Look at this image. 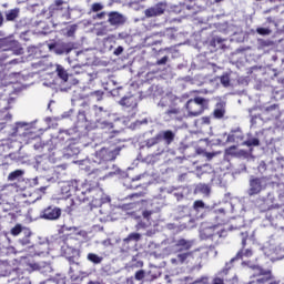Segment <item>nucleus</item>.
<instances>
[{
	"label": "nucleus",
	"mask_w": 284,
	"mask_h": 284,
	"mask_svg": "<svg viewBox=\"0 0 284 284\" xmlns=\"http://www.w3.org/2000/svg\"><path fill=\"white\" fill-rule=\"evenodd\" d=\"M244 135L241 128H235L231 131V133L227 135V143H241L243 141Z\"/></svg>",
	"instance_id": "412c9836"
},
{
	"label": "nucleus",
	"mask_w": 284,
	"mask_h": 284,
	"mask_svg": "<svg viewBox=\"0 0 284 284\" xmlns=\"http://www.w3.org/2000/svg\"><path fill=\"white\" fill-rule=\"evenodd\" d=\"M40 179L43 180V178H33V179L29 180L30 186L34 187V186L39 185L40 184L39 183Z\"/></svg>",
	"instance_id": "4d7b16f0"
},
{
	"label": "nucleus",
	"mask_w": 284,
	"mask_h": 284,
	"mask_svg": "<svg viewBox=\"0 0 284 284\" xmlns=\"http://www.w3.org/2000/svg\"><path fill=\"white\" fill-rule=\"evenodd\" d=\"M211 214H215L217 225L225 223V209L215 210Z\"/></svg>",
	"instance_id": "c85d7f7f"
},
{
	"label": "nucleus",
	"mask_w": 284,
	"mask_h": 284,
	"mask_svg": "<svg viewBox=\"0 0 284 284\" xmlns=\"http://www.w3.org/2000/svg\"><path fill=\"white\" fill-rule=\"evenodd\" d=\"M213 284H225V283L223 282V278L215 277V278L213 280Z\"/></svg>",
	"instance_id": "774afa93"
},
{
	"label": "nucleus",
	"mask_w": 284,
	"mask_h": 284,
	"mask_svg": "<svg viewBox=\"0 0 284 284\" xmlns=\"http://www.w3.org/2000/svg\"><path fill=\"white\" fill-rule=\"evenodd\" d=\"M145 278V272L143 270L135 272V281H143Z\"/></svg>",
	"instance_id": "5fc2aeb1"
},
{
	"label": "nucleus",
	"mask_w": 284,
	"mask_h": 284,
	"mask_svg": "<svg viewBox=\"0 0 284 284\" xmlns=\"http://www.w3.org/2000/svg\"><path fill=\"white\" fill-rule=\"evenodd\" d=\"M60 192L63 199H68V196H71L72 192H74V185H72V182H63L60 185Z\"/></svg>",
	"instance_id": "4be33fe9"
},
{
	"label": "nucleus",
	"mask_w": 284,
	"mask_h": 284,
	"mask_svg": "<svg viewBox=\"0 0 284 284\" xmlns=\"http://www.w3.org/2000/svg\"><path fill=\"white\" fill-rule=\"evenodd\" d=\"M118 103L123 110H136L139 105V98L132 94L124 95Z\"/></svg>",
	"instance_id": "4468645a"
},
{
	"label": "nucleus",
	"mask_w": 284,
	"mask_h": 284,
	"mask_svg": "<svg viewBox=\"0 0 284 284\" xmlns=\"http://www.w3.org/2000/svg\"><path fill=\"white\" fill-rule=\"evenodd\" d=\"M0 121H6V123H8V121H12V113L8 111V109H3L0 111Z\"/></svg>",
	"instance_id": "473e14b6"
},
{
	"label": "nucleus",
	"mask_w": 284,
	"mask_h": 284,
	"mask_svg": "<svg viewBox=\"0 0 284 284\" xmlns=\"http://www.w3.org/2000/svg\"><path fill=\"white\" fill-rule=\"evenodd\" d=\"M91 94H94L95 97H98V101H99L103 97V91H94Z\"/></svg>",
	"instance_id": "338daca9"
},
{
	"label": "nucleus",
	"mask_w": 284,
	"mask_h": 284,
	"mask_svg": "<svg viewBox=\"0 0 284 284\" xmlns=\"http://www.w3.org/2000/svg\"><path fill=\"white\" fill-rule=\"evenodd\" d=\"M77 132H78L77 128L69 129V130H60L58 139L65 141V136H67V141H72V139H70L68 136H72V134H77Z\"/></svg>",
	"instance_id": "cd10ccee"
},
{
	"label": "nucleus",
	"mask_w": 284,
	"mask_h": 284,
	"mask_svg": "<svg viewBox=\"0 0 284 284\" xmlns=\"http://www.w3.org/2000/svg\"><path fill=\"white\" fill-rule=\"evenodd\" d=\"M40 219L44 221H59L61 219V209L59 206H48L41 211Z\"/></svg>",
	"instance_id": "f8f14e48"
},
{
	"label": "nucleus",
	"mask_w": 284,
	"mask_h": 284,
	"mask_svg": "<svg viewBox=\"0 0 284 284\" xmlns=\"http://www.w3.org/2000/svg\"><path fill=\"white\" fill-rule=\"evenodd\" d=\"M165 10H168V4L165 2H160L153 7H150L149 9L144 10V17H146V19H152L154 17H161V14L165 13Z\"/></svg>",
	"instance_id": "ddd939ff"
},
{
	"label": "nucleus",
	"mask_w": 284,
	"mask_h": 284,
	"mask_svg": "<svg viewBox=\"0 0 284 284\" xmlns=\"http://www.w3.org/2000/svg\"><path fill=\"white\" fill-rule=\"evenodd\" d=\"M253 276H257L258 284H281V281L272 276V271L263 270L260 266L254 268Z\"/></svg>",
	"instance_id": "6e6552de"
},
{
	"label": "nucleus",
	"mask_w": 284,
	"mask_h": 284,
	"mask_svg": "<svg viewBox=\"0 0 284 284\" xmlns=\"http://www.w3.org/2000/svg\"><path fill=\"white\" fill-rule=\"evenodd\" d=\"M159 143H161V141L159 140V135L156 134L155 136L150 138L149 140L145 141V146L150 149V148H154V145H159Z\"/></svg>",
	"instance_id": "f704fd0d"
},
{
	"label": "nucleus",
	"mask_w": 284,
	"mask_h": 284,
	"mask_svg": "<svg viewBox=\"0 0 284 284\" xmlns=\"http://www.w3.org/2000/svg\"><path fill=\"white\" fill-rule=\"evenodd\" d=\"M49 14L54 23H67L70 21V4L63 0H54L49 7Z\"/></svg>",
	"instance_id": "f257e3e1"
},
{
	"label": "nucleus",
	"mask_w": 284,
	"mask_h": 284,
	"mask_svg": "<svg viewBox=\"0 0 284 284\" xmlns=\"http://www.w3.org/2000/svg\"><path fill=\"white\" fill-rule=\"evenodd\" d=\"M179 109L176 108H172L165 111V114H168V116H170L171 119H174L176 116V114H179Z\"/></svg>",
	"instance_id": "3c124183"
},
{
	"label": "nucleus",
	"mask_w": 284,
	"mask_h": 284,
	"mask_svg": "<svg viewBox=\"0 0 284 284\" xmlns=\"http://www.w3.org/2000/svg\"><path fill=\"white\" fill-rule=\"evenodd\" d=\"M141 196H143V193H133L129 195V199H141Z\"/></svg>",
	"instance_id": "0e129e2a"
},
{
	"label": "nucleus",
	"mask_w": 284,
	"mask_h": 284,
	"mask_svg": "<svg viewBox=\"0 0 284 284\" xmlns=\"http://www.w3.org/2000/svg\"><path fill=\"white\" fill-rule=\"evenodd\" d=\"M185 108L187 110V116H201L207 108H210V100L201 97H196L186 102Z\"/></svg>",
	"instance_id": "20e7f679"
},
{
	"label": "nucleus",
	"mask_w": 284,
	"mask_h": 284,
	"mask_svg": "<svg viewBox=\"0 0 284 284\" xmlns=\"http://www.w3.org/2000/svg\"><path fill=\"white\" fill-rule=\"evenodd\" d=\"M90 114L95 119L97 122L102 121L105 116H110V112L103 109V106L93 105L90 109Z\"/></svg>",
	"instance_id": "6ab92c4d"
},
{
	"label": "nucleus",
	"mask_w": 284,
	"mask_h": 284,
	"mask_svg": "<svg viewBox=\"0 0 284 284\" xmlns=\"http://www.w3.org/2000/svg\"><path fill=\"white\" fill-rule=\"evenodd\" d=\"M1 47L4 52H12L17 57L23 54V48H21V44L17 40L4 39L1 41Z\"/></svg>",
	"instance_id": "9b49d317"
},
{
	"label": "nucleus",
	"mask_w": 284,
	"mask_h": 284,
	"mask_svg": "<svg viewBox=\"0 0 284 284\" xmlns=\"http://www.w3.org/2000/svg\"><path fill=\"white\" fill-rule=\"evenodd\" d=\"M73 141V143H69L67 148L63 149V154L67 159H70V156H77V154L81 152L79 139H74Z\"/></svg>",
	"instance_id": "a211bd4d"
},
{
	"label": "nucleus",
	"mask_w": 284,
	"mask_h": 284,
	"mask_svg": "<svg viewBox=\"0 0 284 284\" xmlns=\"http://www.w3.org/2000/svg\"><path fill=\"white\" fill-rule=\"evenodd\" d=\"M113 54L115 57H120V54H123V47H118L114 51Z\"/></svg>",
	"instance_id": "052dcab7"
},
{
	"label": "nucleus",
	"mask_w": 284,
	"mask_h": 284,
	"mask_svg": "<svg viewBox=\"0 0 284 284\" xmlns=\"http://www.w3.org/2000/svg\"><path fill=\"white\" fill-rule=\"evenodd\" d=\"M98 128H100L101 130H112V128H114V124L105 120H100L98 121Z\"/></svg>",
	"instance_id": "c9c22d12"
},
{
	"label": "nucleus",
	"mask_w": 284,
	"mask_h": 284,
	"mask_svg": "<svg viewBox=\"0 0 284 284\" xmlns=\"http://www.w3.org/2000/svg\"><path fill=\"white\" fill-rule=\"evenodd\" d=\"M250 187L247 191L248 196H254L256 194H261L265 187H267V178L262 176V178H254L252 175L250 178Z\"/></svg>",
	"instance_id": "423d86ee"
},
{
	"label": "nucleus",
	"mask_w": 284,
	"mask_h": 284,
	"mask_svg": "<svg viewBox=\"0 0 284 284\" xmlns=\"http://www.w3.org/2000/svg\"><path fill=\"white\" fill-rule=\"evenodd\" d=\"M168 61H170V57L164 55L162 59L156 61V65H165V63H168Z\"/></svg>",
	"instance_id": "13d9d810"
},
{
	"label": "nucleus",
	"mask_w": 284,
	"mask_h": 284,
	"mask_svg": "<svg viewBox=\"0 0 284 284\" xmlns=\"http://www.w3.org/2000/svg\"><path fill=\"white\" fill-rule=\"evenodd\" d=\"M55 72L59 79L63 81V83H68V80L70 79V74H68V71L65 70V68H63V65L55 64Z\"/></svg>",
	"instance_id": "b1692460"
},
{
	"label": "nucleus",
	"mask_w": 284,
	"mask_h": 284,
	"mask_svg": "<svg viewBox=\"0 0 284 284\" xmlns=\"http://www.w3.org/2000/svg\"><path fill=\"white\" fill-rule=\"evenodd\" d=\"M123 210H134L136 207V203H130V204H124Z\"/></svg>",
	"instance_id": "bf43d9fd"
},
{
	"label": "nucleus",
	"mask_w": 284,
	"mask_h": 284,
	"mask_svg": "<svg viewBox=\"0 0 284 284\" xmlns=\"http://www.w3.org/2000/svg\"><path fill=\"white\" fill-rule=\"evenodd\" d=\"M158 139L160 140V142L164 141V146H160L158 149V152L155 153L156 156H159V154H163V152H165L168 146L174 143V139H176V133L172 130L160 131L158 133Z\"/></svg>",
	"instance_id": "1a4fd4ad"
},
{
	"label": "nucleus",
	"mask_w": 284,
	"mask_h": 284,
	"mask_svg": "<svg viewBox=\"0 0 284 284\" xmlns=\"http://www.w3.org/2000/svg\"><path fill=\"white\" fill-rule=\"evenodd\" d=\"M257 204L260 205L261 210H263V212L281 207V205L274 204V195L271 193H268L266 197H260L257 200Z\"/></svg>",
	"instance_id": "2eb2a0df"
},
{
	"label": "nucleus",
	"mask_w": 284,
	"mask_h": 284,
	"mask_svg": "<svg viewBox=\"0 0 284 284\" xmlns=\"http://www.w3.org/2000/svg\"><path fill=\"white\" fill-rule=\"evenodd\" d=\"M257 172H260V174H265V172H267V164H265L263 161L260 162Z\"/></svg>",
	"instance_id": "864d4df0"
},
{
	"label": "nucleus",
	"mask_w": 284,
	"mask_h": 284,
	"mask_svg": "<svg viewBox=\"0 0 284 284\" xmlns=\"http://www.w3.org/2000/svg\"><path fill=\"white\" fill-rule=\"evenodd\" d=\"M196 191L201 192L202 194H210V186L207 184H199L196 186Z\"/></svg>",
	"instance_id": "49530a36"
},
{
	"label": "nucleus",
	"mask_w": 284,
	"mask_h": 284,
	"mask_svg": "<svg viewBox=\"0 0 284 284\" xmlns=\"http://www.w3.org/2000/svg\"><path fill=\"white\" fill-rule=\"evenodd\" d=\"M170 106V95L163 97L158 103V108H169Z\"/></svg>",
	"instance_id": "a19ab883"
},
{
	"label": "nucleus",
	"mask_w": 284,
	"mask_h": 284,
	"mask_svg": "<svg viewBox=\"0 0 284 284\" xmlns=\"http://www.w3.org/2000/svg\"><path fill=\"white\" fill-rule=\"evenodd\" d=\"M220 81L224 88H230V73H224L220 77Z\"/></svg>",
	"instance_id": "37998d69"
},
{
	"label": "nucleus",
	"mask_w": 284,
	"mask_h": 284,
	"mask_svg": "<svg viewBox=\"0 0 284 284\" xmlns=\"http://www.w3.org/2000/svg\"><path fill=\"white\" fill-rule=\"evenodd\" d=\"M77 32V24H71L64 29V37H74Z\"/></svg>",
	"instance_id": "ea45409f"
},
{
	"label": "nucleus",
	"mask_w": 284,
	"mask_h": 284,
	"mask_svg": "<svg viewBox=\"0 0 284 284\" xmlns=\"http://www.w3.org/2000/svg\"><path fill=\"white\" fill-rule=\"evenodd\" d=\"M24 175H26V170L19 169V170H16V171L9 173L7 179H8V181H11V182L12 181L20 182V181H23Z\"/></svg>",
	"instance_id": "a878e982"
},
{
	"label": "nucleus",
	"mask_w": 284,
	"mask_h": 284,
	"mask_svg": "<svg viewBox=\"0 0 284 284\" xmlns=\"http://www.w3.org/2000/svg\"><path fill=\"white\" fill-rule=\"evenodd\" d=\"M75 196L80 203L90 202L93 207H99L103 203V190L97 186L87 191L77 190Z\"/></svg>",
	"instance_id": "7ed1b4c3"
},
{
	"label": "nucleus",
	"mask_w": 284,
	"mask_h": 284,
	"mask_svg": "<svg viewBox=\"0 0 284 284\" xmlns=\"http://www.w3.org/2000/svg\"><path fill=\"white\" fill-rule=\"evenodd\" d=\"M105 14H108L105 11H102L100 13H98L94 19H105Z\"/></svg>",
	"instance_id": "69168bd1"
},
{
	"label": "nucleus",
	"mask_w": 284,
	"mask_h": 284,
	"mask_svg": "<svg viewBox=\"0 0 284 284\" xmlns=\"http://www.w3.org/2000/svg\"><path fill=\"white\" fill-rule=\"evenodd\" d=\"M226 108H227V105L225 104V102L219 101L214 106L212 116L217 120L225 119V114L227 112Z\"/></svg>",
	"instance_id": "aec40b11"
},
{
	"label": "nucleus",
	"mask_w": 284,
	"mask_h": 284,
	"mask_svg": "<svg viewBox=\"0 0 284 284\" xmlns=\"http://www.w3.org/2000/svg\"><path fill=\"white\" fill-rule=\"evenodd\" d=\"M121 148H102L92 155L93 163L97 165H111V170H119L112 161L119 156Z\"/></svg>",
	"instance_id": "f03ea898"
},
{
	"label": "nucleus",
	"mask_w": 284,
	"mask_h": 284,
	"mask_svg": "<svg viewBox=\"0 0 284 284\" xmlns=\"http://www.w3.org/2000/svg\"><path fill=\"white\" fill-rule=\"evenodd\" d=\"M92 12H101L103 10V4L101 2H95L91 7Z\"/></svg>",
	"instance_id": "603ef678"
},
{
	"label": "nucleus",
	"mask_w": 284,
	"mask_h": 284,
	"mask_svg": "<svg viewBox=\"0 0 284 284\" xmlns=\"http://www.w3.org/2000/svg\"><path fill=\"white\" fill-rule=\"evenodd\" d=\"M272 164L274 165L273 170H275V171L276 170L284 171V159H283V156H278L275 160H272Z\"/></svg>",
	"instance_id": "2f4dec72"
},
{
	"label": "nucleus",
	"mask_w": 284,
	"mask_h": 284,
	"mask_svg": "<svg viewBox=\"0 0 284 284\" xmlns=\"http://www.w3.org/2000/svg\"><path fill=\"white\" fill-rule=\"evenodd\" d=\"M130 241H134L135 243H139V241H141V234L140 233L129 234L128 237L124 239V243H130Z\"/></svg>",
	"instance_id": "e433bc0d"
},
{
	"label": "nucleus",
	"mask_w": 284,
	"mask_h": 284,
	"mask_svg": "<svg viewBox=\"0 0 284 284\" xmlns=\"http://www.w3.org/2000/svg\"><path fill=\"white\" fill-rule=\"evenodd\" d=\"M23 234H24V237L19 240V243L22 245H30V236L32 233L30 232V230L24 229Z\"/></svg>",
	"instance_id": "72a5a7b5"
},
{
	"label": "nucleus",
	"mask_w": 284,
	"mask_h": 284,
	"mask_svg": "<svg viewBox=\"0 0 284 284\" xmlns=\"http://www.w3.org/2000/svg\"><path fill=\"white\" fill-rule=\"evenodd\" d=\"M254 254V252L252 251V248H245L243 247L237 254L235 258H250L252 257V255Z\"/></svg>",
	"instance_id": "7c9ffc66"
},
{
	"label": "nucleus",
	"mask_w": 284,
	"mask_h": 284,
	"mask_svg": "<svg viewBox=\"0 0 284 284\" xmlns=\"http://www.w3.org/2000/svg\"><path fill=\"white\" fill-rule=\"evenodd\" d=\"M200 236L204 241L210 239L215 245H220V243H223V239L227 236V231L223 229L221 231H216V227L211 226V227L203 229L200 232Z\"/></svg>",
	"instance_id": "39448f33"
},
{
	"label": "nucleus",
	"mask_w": 284,
	"mask_h": 284,
	"mask_svg": "<svg viewBox=\"0 0 284 284\" xmlns=\"http://www.w3.org/2000/svg\"><path fill=\"white\" fill-rule=\"evenodd\" d=\"M262 112H264L265 114H270L272 112H278V105L272 104L268 106H264V108H262Z\"/></svg>",
	"instance_id": "79ce46f5"
},
{
	"label": "nucleus",
	"mask_w": 284,
	"mask_h": 284,
	"mask_svg": "<svg viewBox=\"0 0 284 284\" xmlns=\"http://www.w3.org/2000/svg\"><path fill=\"white\" fill-rule=\"evenodd\" d=\"M125 21H128V18H125V16H123L122 13H119L116 11L108 13V23H110V26L119 28L120 26H123Z\"/></svg>",
	"instance_id": "dca6fc26"
},
{
	"label": "nucleus",
	"mask_w": 284,
	"mask_h": 284,
	"mask_svg": "<svg viewBox=\"0 0 284 284\" xmlns=\"http://www.w3.org/2000/svg\"><path fill=\"white\" fill-rule=\"evenodd\" d=\"M78 123H85L88 121V116L85 115V111H79L77 114Z\"/></svg>",
	"instance_id": "09e8293b"
},
{
	"label": "nucleus",
	"mask_w": 284,
	"mask_h": 284,
	"mask_svg": "<svg viewBox=\"0 0 284 284\" xmlns=\"http://www.w3.org/2000/svg\"><path fill=\"white\" fill-rule=\"evenodd\" d=\"M194 260L192 252L178 253L175 257L171 258L172 265H183Z\"/></svg>",
	"instance_id": "f3484780"
},
{
	"label": "nucleus",
	"mask_w": 284,
	"mask_h": 284,
	"mask_svg": "<svg viewBox=\"0 0 284 284\" xmlns=\"http://www.w3.org/2000/svg\"><path fill=\"white\" fill-rule=\"evenodd\" d=\"M201 122L203 125H210L211 119H210V116H203V118H201Z\"/></svg>",
	"instance_id": "680f3d73"
},
{
	"label": "nucleus",
	"mask_w": 284,
	"mask_h": 284,
	"mask_svg": "<svg viewBox=\"0 0 284 284\" xmlns=\"http://www.w3.org/2000/svg\"><path fill=\"white\" fill-rule=\"evenodd\" d=\"M121 170L119 169H111L110 164H101L98 168L93 169L92 172L89 173V175L92 176V179H105V176H114V174H119Z\"/></svg>",
	"instance_id": "0eeeda50"
},
{
	"label": "nucleus",
	"mask_w": 284,
	"mask_h": 284,
	"mask_svg": "<svg viewBox=\"0 0 284 284\" xmlns=\"http://www.w3.org/2000/svg\"><path fill=\"white\" fill-rule=\"evenodd\" d=\"M193 207H194L195 212H201V210H205V202L197 200L194 202Z\"/></svg>",
	"instance_id": "c03bdc74"
},
{
	"label": "nucleus",
	"mask_w": 284,
	"mask_h": 284,
	"mask_svg": "<svg viewBox=\"0 0 284 284\" xmlns=\"http://www.w3.org/2000/svg\"><path fill=\"white\" fill-rule=\"evenodd\" d=\"M87 260L93 265H101L103 263V256L97 255V253H89Z\"/></svg>",
	"instance_id": "c756f323"
},
{
	"label": "nucleus",
	"mask_w": 284,
	"mask_h": 284,
	"mask_svg": "<svg viewBox=\"0 0 284 284\" xmlns=\"http://www.w3.org/2000/svg\"><path fill=\"white\" fill-rule=\"evenodd\" d=\"M28 126V123L26 122H17L16 128L13 129V134H17L20 132V130H23V128Z\"/></svg>",
	"instance_id": "8fccbe9b"
},
{
	"label": "nucleus",
	"mask_w": 284,
	"mask_h": 284,
	"mask_svg": "<svg viewBox=\"0 0 284 284\" xmlns=\"http://www.w3.org/2000/svg\"><path fill=\"white\" fill-rule=\"evenodd\" d=\"M277 187L278 199L281 201H284V184H278Z\"/></svg>",
	"instance_id": "6e6d98bb"
},
{
	"label": "nucleus",
	"mask_w": 284,
	"mask_h": 284,
	"mask_svg": "<svg viewBox=\"0 0 284 284\" xmlns=\"http://www.w3.org/2000/svg\"><path fill=\"white\" fill-rule=\"evenodd\" d=\"M36 170H38V172L50 170V160H48V158H39L37 160Z\"/></svg>",
	"instance_id": "393cba45"
},
{
	"label": "nucleus",
	"mask_w": 284,
	"mask_h": 284,
	"mask_svg": "<svg viewBox=\"0 0 284 284\" xmlns=\"http://www.w3.org/2000/svg\"><path fill=\"white\" fill-rule=\"evenodd\" d=\"M261 141L258 140V138H251L246 141L243 142V145H247V148H256L257 145H260Z\"/></svg>",
	"instance_id": "4c0bfd02"
},
{
	"label": "nucleus",
	"mask_w": 284,
	"mask_h": 284,
	"mask_svg": "<svg viewBox=\"0 0 284 284\" xmlns=\"http://www.w3.org/2000/svg\"><path fill=\"white\" fill-rule=\"evenodd\" d=\"M73 49H74L73 42L58 41L55 43L49 44V50L51 52H54V54H58V55L70 54Z\"/></svg>",
	"instance_id": "9d476101"
},
{
	"label": "nucleus",
	"mask_w": 284,
	"mask_h": 284,
	"mask_svg": "<svg viewBox=\"0 0 284 284\" xmlns=\"http://www.w3.org/2000/svg\"><path fill=\"white\" fill-rule=\"evenodd\" d=\"M61 252L67 257L74 256L77 254V247L70 246V242H64L61 246Z\"/></svg>",
	"instance_id": "bb28decb"
},
{
	"label": "nucleus",
	"mask_w": 284,
	"mask_h": 284,
	"mask_svg": "<svg viewBox=\"0 0 284 284\" xmlns=\"http://www.w3.org/2000/svg\"><path fill=\"white\" fill-rule=\"evenodd\" d=\"M20 13H21V10L19 8L3 11L6 21H12V22H14V21H17V19H19Z\"/></svg>",
	"instance_id": "5701e85b"
},
{
	"label": "nucleus",
	"mask_w": 284,
	"mask_h": 284,
	"mask_svg": "<svg viewBox=\"0 0 284 284\" xmlns=\"http://www.w3.org/2000/svg\"><path fill=\"white\" fill-rule=\"evenodd\" d=\"M176 246L183 247V250H190V247H192V242L182 239L176 242Z\"/></svg>",
	"instance_id": "58836bf2"
},
{
	"label": "nucleus",
	"mask_w": 284,
	"mask_h": 284,
	"mask_svg": "<svg viewBox=\"0 0 284 284\" xmlns=\"http://www.w3.org/2000/svg\"><path fill=\"white\" fill-rule=\"evenodd\" d=\"M142 216L149 221L150 216H152V211H143Z\"/></svg>",
	"instance_id": "e2e57ef3"
},
{
	"label": "nucleus",
	"mask_w": 284,
	"mask_h": 284,
	"mask_svg": "<svg viewBox=\"0 0 284 284\" xmlns=\"http://www.w3.org/2000/svg\"><path fill=\"white\" fill-rule=\"evenodd\" d=\"M23 232V226L21 224H17L13 229H11L12 236H19Z\"/></svg>",
	"instance_id": "de8ad7c7"
},
{
	"label": "nucleus",
	"mask_w": 284,
	"mask_h": 284,
	"mask_svg": "<svg viewBox=\"0 0 284 284\" xmlns=\"http://www.w3.org/2000/svg\"><path fill=\"white\" fill-rule=\"evenodd\" d=\"M256 32L257 34H261V37H270V34H272V30L270 28H257Z\"/></svg>",
	"instance_id": "a18cd8bd"
}]
</instances>
